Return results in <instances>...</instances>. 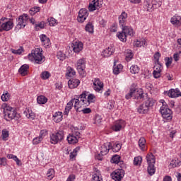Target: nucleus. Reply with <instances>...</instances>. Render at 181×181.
<instances>
[{
  "instance_id": "nucleus-3",
  "label": "nucleus",
  "mask_w": 181,
  "mask_h": 181,
  "mask_svg": "<svg viewBox=\"0 0 181 181\" xmlns=\"http://www.w3.org/2000/svg\"><path fill=\"white\" fill-rule=\"evenodd\" d=\"M127 100L130 98H134L135 100H142L144 98V90L141 88H135L132 86L129 89V92L126 95Z\"/></svg>"
},
{
  "instance_id": "nucleus-43",
  "label": "nucleus",
  "mask_w": 181,
  "mask_h": 181,
  "mask_svg": "<svg viewBox=\"0 0 181 181\" xmlns=\"http://www.w3.org/2000/svg\"><path fill=\"white\" fill-rule=\"evenodd\" d=\"M1 138L3 141H8V138H9V131L8 129H4L2 130Z\"/></svg>"
},
{
  "instance_id": "nucleus-42",
  "label": "nucleus",
  "mask_w": 181,
  "mask_h": 181,
  "mask_svg": "<svg viewBox=\"0 0 181 181\" xmlns=\"http://www.w3.org/2000/svg\"><path fill=\"white\" fill-rule=\"evenodd\" d=\"M47 177L48 180H52L54 177V169L49 168L47 172Z\"/></svg>"
},
{
  "instance_id": "nucleus-49",
  "label": "nucleus",
  "mask_w": 181,
  "mask_h": 181,
  "mask_svg": "<svg viewBox=\"0 0 181 181\" xmlns=\"http://www.w3.org/2000/svg\"><path fill=\"white\" fill-rule=\"evenodd\" d=\"M111 162H112V163H115V165H118V163H119V162H121V156H119L118 155L113 156L111 159Z\"/></svg>"
},
{
  "instance_id": "nucleus-55",
  "label": "nucleus",
  "mask_w": 181,
  "mask_h": 181,
  "mask_svg": "<svg viewBox=\"0 0 181 181\" xmlns=\"http://www.w3.org/2000/svg\"><path fill=\"white\" fill-rule=\"evenodd\" d=\"M154 58V64H159L160 62H159V59H160V53L156 52L153 55Z\"/></svg>"
},
{
  "instance_id": "nucleus-56",
  "label": "nucleus",
  "mask_w": 181,
  "mask_h": 181,
  "mask_svg": "<svg viewBox=\"0 0 181 181\" xmlns=\"http://www.w3.org/2000/svg\"><path fill=\"white\" fill-rule=\"evenodd\" d=\"M47 21L49 26H56L57 25V21L53 17L48 18Z\"/></svg>"
},
{
  "instance_id": "nucleus-29",
  "label": "nucleus",
  "mask_w": 181,
  "mask_h": 181,
  "mask_svg": "<svg viewBox=\"0 0 181 181\" xmlns=\"http://www.w3.org/2000/svg\"><path fill=\"white\" fill-rule=\"evenodd\" d=\"M28 71H29V66L28 64L22 65L18 69V72L23 76H28Z\"/></svg>"
},
{
  "instance_id": "nucleus-2",
  "label": "nucleus",
  "mask_w": 181,
  "mask_h": 181,
  "mask_svg": "<svg viewBox=\"0 0 181 181\" xmlns=\"http://www.w3.org/2000/svg\"><path fill=\"white\" fill-rule=\"evenodd\" d=\"M28 60L35 62L37 64H42L45 62V56L42 54V49L36 48L28 54Z\"/></svg>"
},
{
  "instance_id": "nucleus-24",
  "label": "nucleus",
  "mask_w": 181,
  "mask_h": 181,
  "mask_svg": "<svg viewBox=\"0 0 181 181\" xmlns=\"http://www.w3.org/2000/svg\"><path fill=\"white\" fill-rule=\"evenodd\" d=\"M69 88H77L80 86V80L77 78H71L68 81Z\"/></svg>"
},
{
  "instance_id": "nucleus-61",
  "label": "nucleus",
  "mask_w": 181,
  "mask_h": 181,
  "mask_svg": "<svg viewBox=\"0 0 181 181\" xmlns=\"http://www.w3.org/2000/svg\"><path fill=\"white\" fill-rule=\"evenodd\" d=\"M57 57L59 60H64L66 59V54H64L62 51H59L57 52Z\"/></svg>"
},
{
  "instance_id": "nucleus-17",
  "label": "nucleus",
  "mask_w": 181,
  "mask_h": 181,
  "mask_svg": "<svg viewBox=\"0 0 181 181\" xmlns=\"http://www.w3.org/2000/svg\"><path fill=\"white\" fill-rule=\"evenodd\" d=\"M165 94L170 98H177V97H181V92L179 88L170 89L168 91H166Z\"/></svg>"
},
{
  "instance_id": "nucleus-50",
  "label": "nucleus",
  "mask_w": 181,
  "mask_h": 181,
  "mask_svg": "<svg viewBox=\"0 0 181 181\" xmlns=\"http://www.w3.org/2000/svg\"><path fill=\"white\" fill-rule=\"evenodd\" d=\"M153 7L154 9L157 8H160L162 6V1L161 0H152Z\"/></svg>"
},
{
  "instance_id": "nucleus-5",
  "label": "nucleus",
  "mask_w": 181,
  "mask_h": 181,
  "mask_svg": "<svg viewBox=\"0 0 181 181\" xmlns=\"http://www.w3.org/2000/svg\"><path fill=\"white\" fill-rule=\"evenodd\" d=\"M13 29V20L8 18H1L0 19V32H9Z\"/></svg>"
},
{
  "instance_id": "nucleus-33",
  "label": "nucleus",
  "mask_w": 181,
  "mask_h": 181,
  "mask_svg": "<svg viewBox=\"0 0 181 181\" xmlns=\"http://www.w3.org/2000/svg\"><path fill=\"white\" fill-rule=\"evenodd\" d=\"M156 103V100H155L152 98H147V99L144 102L145 105L147 106L148 110L152 108V107H153V105H155Z\"/></svg>"
},
{
  "instance_id": "nucleus-47",
  "label": "nucleus",
  "mask_w": 181,
  "mask_h": 181,
  "mask_svg": "<svg viewBox=\"0 0 181 181\" xmlns=\"http://www.w3.org/2000/svg\"><path fill=\"white\" fill-rule=\"evenodd\" d=\"M141 163H142V157L139 156L134 158V165L135 166H141Z\"/></svg>"
},
{
  "instance_id": "nucleus-36",
  "label": "nucleus",
  "mask_w": 181,
  "mask_h": 181,
  "mask_svg": "<svg viewBox=\"0 0 181 181\" xmlns=\"http://www.w3.org/2000/svg\"><path fill=\"white\" fill-rule=\"evenodd\" d=\"M124 56L126 57L127 62H131L134 57V53H132V50L131 49H126L124 51Z\"/></svg>"
},
{
  "instance_id": "nucleus-9",
  "label": "nucleus",
  "mask_w": 181,
  "mask_h": 181,
  "mask_svg": "<svg viewBox=\"0 0 181 181\" xmlns=\"http://www.w3.org/2000/svg\"><path fill=\"white\" fill-rule=\"evenodd\" d=\"M78 139H80V133L76 130L72 131V133L69 134L66 138V140L70 145L77 144Z\"/></svg>"
},
{
  "instance_id": "nucleus-39",
  "label": "nucleus",
  "mask_w": 181,
  "mask_h": 181,
  "mask_svg": "<svg viewBox=\"0 0 181 181\" xmlns=\"http://www.w3.org/2000/svg\"><path fill=\"white\" fill-rule=\"evenodd\" d=\"M148 173L150 174L151 176L155 175L156 172V168L155 167V164H148L147 168Z\"/></svg>"
},
{
  "instance_id": "nucleus-26",
  "label": "nucleus",
  "mask_w": 181,
  "mask_h": 181,
  "mask_svg": "<svg viewBox=\"0 0 181 181\" xmlns=\"http://www.w3.org/2000/svg\"><path fill=\"white\" fill-rule=\"evenodd\" d=\"M52 119L57 122H62L63 120V112H56L52 115Z\"/></svg>"
},
{
  "instance_id": "nucleus-15",
  "label": "nucleus",
  "mask_w": 181,
  "mask_h": 181,
  "mask_svg": "<svg viewBox=\"0 0 181 181\" xmlns=\"http://www.w3.org/2000/svg\"><path fill=\"white\" fill-rule=\"evenodd\" d=\"M87 18H88V11L86 8H81L78 12V16L77 17L78 22L83 23Z\"/></svg>"
},
{
  "instance_id": "nucleus-23",
  "label": "nucleus",
  "mask_w": 181,
  "mask_h": 181,
  "mask_svg": "<svg viewBox=\"0 0 181 181\" xmlns=\"http://www.w3.org/2000/svg\"><path fill=\"white\" fill-rule=\"evenodd\" d=\"M170 23L175 26H181V16L175 14L170 18Z\"/></svg>"
},
{
  "instance_id": "nucleus-6",
  "label": "nucleus",
  "mask_w": 181,
  "mask_h": 181,
  "mask_svg": "<svg viewBox=\"0 0 181 181\" xmlns=\"http://www.w3.org/2000/svg\"><path fill=\"white\" fill-rule=\"evenodd\" d=\"M71 100L76 111H78V110L82 108V107H86V102H84V95H83V93L81 94L78 98H72Z\"/></svg>"
},
{
  "instance_id": "nucleus-4",
  "label": "nucleus",
  "mask_w": 181,
  "mask_h": 181,
  "mask_svg": "<svg viewBox=\"0 0 181 181\" xmlns=\"http://www.w3.org/2000/svg\"><path fill=\"white\" fill-rule=\"evenodd\" d=\"M160 103L162 104V106L160 108V112L163 118L168 121H170L172 119V110L169 109L168 104L164 100H160Z\"/></svg>"
},
{
  "instance_id": "nucleus-35",
  "label": "nucleus",
  "mask_w": 181,
  "mask_h": 181,
  "mask_svg": "<svg viewBox=\"0 0 181 181\" xmlns=\"http://www.w3.org/2000/svg\"><path fill=\"white\" fill-rule=\"evenodd\" d=\"M6 158L8 159H13L16 163L18 166H21L22 165V162H21V160L18 158V156L13 155V154H8L6 156Z\"/></svg>"
},
{
  "instance_id": "nucleus-34",
  "label": "nucleus",
  "mask_w": 181,
  "mask_h": 181,
  "mask_svg": "<svg viewBox=\"0 0 181 181\" xmlns=\"http://www.w3.org/2000/svg\"><path fill=\"white\" fill-rule=\"evenodd\" d=\"M139 146L141 151H146V140L144 137L139 139Z\"/></svg>"
},
{
  "instance_id": "nucleus-20",
  "label": "nucleus",
  "mask_w": 181,
  "mask_h": 181,
  "mask_svg": "<svg viewBox=\"0 0 181 181\" xmlns=\"http://www.w3.org/2000/svg\"><path fill=\"white\" fill-rule=\"evenodd\" d=\"M112 148V144L110 142L105 143L101 147H100V153L102 156H105L110 152V149Z\"/></svg>"
},
{
  "instance_id": "nucleus-22",
  "label": "nucleus",
  "mask_w": 181,
  "mask_h": 181,
  "mask_svg": "<svg viewBox=\"0 0 181 181\" xmlns=\"http://www.w3.org/2000/svg\"><path fill=\"white\" fill-rule=\"evenodd\" d=\"M144 8L145 11H147L148 12H152V11L155 9L152 3V0H146L144 3Z\"/></svg>"
},
{
  "instance_id": "nucleus-52",
  "label": "nucleus",
  "mask_w": 181,
  "mask_h": 181,
  "mask_svg": "<svg viewBox=\"0 0 181 181\" xmlns=\"http://www.w3.org/2000/svg\"><path fill=\"white\" fill-rule=\"evenodd\" d=\"M86 32H89V33H93L94 32V25H93V23H88L86 26Z\"/></svg>"
},
{
  "instance_id": "nucleus-62",
  "label": "nucleus",
  "mask_w": 181,
  "mask_h": 181,
  "mask_svg": "<svg viewBox=\"0 0 181 181\" xmlns=\"http://www.w3.org/2000/svg\"><path fill=\"white\" fill-rule=\"evenodd\" d=\"M121 146H122V144H119V142H116L113 146V149L115 152H119V151L121 150Z\"/></svg>"
},
{
  "instance_id": "nucleus-7",
  "label": "nucleus",
  "mask_w": 181,
  "mask_h": 181,
  "mask_svg": "<svg viewBox=\"0 0 181 181\" xmlns=\"http://www.w3.org/2000/svg\"><path fill=\"white\" fill-rule=\"evenodd\" d=\"M87 62L86 59L81 58L76 62V70H78L80 76L86 77V64Z\"/></svg>"
},
{
  "instance_id": "nucleus-58",
  "label": "nucleus",
  "mask_w": 181,
  "mask_h": 181,
  "mask_svg": "<svg viewBox=\"0 0 181 181\" xmlns=\"http://www.w3.org/2000/svg\"><path fill=\"white\" fill-rule=\"evenodd\" d=\"M42 141H43V139L38 136L33 139V145H39Z\"/></svg>"
},
{
  "instance_id": "nucleus-37",
  "label": "nucleus",
  "mask_w": 181,
  "mask_h": 181,
  "mask_svg": "<svg viewBox=\"0 0 181 181\" xmlns=\"http://www.w3.org/2000/svg\"><path fill=\"white\" fill-rule=\"evenodd\" d=\"M73 105H74L73 100H71L66 104V106L65 110H64V115H69V112H70L71 108H73Z\"/></svg>"
},
{
  "instance_id": "nucleus-45",
  "label": "nucleus",
  "mask_w": 181,
  "mask_h": 181,
  "mask_svg": "<svg viewBox=\"0 0 181 181\" xmlns=\"http://www.w3.org/2000/svg\"><path fill=\"white\" fill-rule=\"evenodd\" d=\"M180 165L181 162L178 159H173L170 163V168H177V166H180Z\"/></svg>"
},
{
  "instance_id": "nucleus-27",
  "label": "nucleus",
  "mask_w": 181,
  "mask_h": 181,
  "mask_svg": "<svg viewBox=\"0 0 181 181\" xmlns=\"http://www.w3.org/2000/svg\"><path fill=\"white\" fill-rule=\"evenodd\" d=\"M134 46H136V47H146V46H148V42H146V40H145V38H141L140 40H137L134 42Z\"/></svg>"
},
{
  "instance_id": "nucleus-21",
  "label": "nucleus",
  "mask_w": 181,
  "mask_h": 181,
  "mask_svg": "<svg viewBox=\"0 0 181 181\" xmlns=\"http://www.w3.org/2000/svg\"><path fill=\"white\" fill-rule=\"evenodd\" d=\"M40 39L41 40L42 45L44 46V47H49L50 46V39L46 36V35H40Z\"/></svg>"
},
{
  "instance_id": "nucleus-48",
  "label": "nucleus",
  "mask_w": 181,
  "mask_h": 181,
  "mask_svg": "<svg viewBox=\"0 0 181 181\" xmlns=\"http://www.w3.org/2000/svg\"><path fill=\"white\" fill-rule=\"evenodd\" d=\"M122 64H118L117 66H115L113 68V73L114 74H119V73H121V71H122Z\"/></svg>"
},
{
  "instance_id": "nucleus-28",
  "label": "nucleus",
  "mask_w": 181,
  "mask_h": 181,
  "mask_svg": "<svg viewBox=\"0 0 181 181\" xmlns=\"http://www.w3.org/2000/svg\"><path fill=\"white\" fill-rule=\"evenodd\" d=\"M146 159L148 165H155L156 163V158H155V156L152 154V153L147 154Z\"/></svg>"
},
{
  "instance_id": "nucleus-13",
  "label": "nucleus",
  "mask_w": 181,
  "mask_h": 181,
  "mask_svg": "<svg viewBox=\"0 0 181 181\" xmlns=\"http://www.w3.org/2000/svg\"><path fill=\"white\" fill-rule=\"evenodd\" d=\"M101 5H103V1L100 0H91L88 6V10L90 12H94V11L100 9Z\"/></svg>"
},
{
  "instance_id": "nucleus-41",
  "label": "nucleus",
  "mask_w": 181,
  "mask_h": 181,
  "mask_svg": "<svg viewBox=\"0 0 181 181\" xmlns=\"http://www.w3.org/2000/svg\"><path fill=\"white\" fill-rule=\"evenodd\" d=\"M66 75L68 77H73L74 76H76V71L74 70V69L71 68V66H68L66 69Z\"/></svg>"
},
{
  "instance_id": "nucleus-1",
  "label": "nucleus",
  "mask_w": 181,
  "mask_h": 181,
  "mask_svg": "<svg viewBox=\"0 0 181 181\" xmlns=\"http://www.w3.org/2000/svg\"><path fill=\"white\" fill-rule=\"evenodd\" d=\"M1 110H3L4 118L6 121H11L17 117L18 112H16L15 108L12 107V106L7 103H3L1 105Z\"/></svg>"
},
{
  "instance_id": "nucleus-38",
  "label": "nucleus",
  "mask_w": 181,
  "mask_h": 181,
  "mask_svg": "<svg viewBox=\"0 0 181 181\" xmlns=\"http://www.w3.org/2000/svg\"><path fill=\"white\" fill-rule=\"evenodd\" d=\"M91 181H103V176L101 175V173H100L99 170H96V173L93 174Z\"/></svg>"
},
{
  "instance_id": "nucleus-30",
  "label": "nucleus",
  "mask_w": 181,
  "mask_h": 181,
  "mask_svg": "<svg viewBox=\"0 0 181 181\" xmlns=\"http://www.w3.org/2000/svg\"><path fill=\"white\" fill-rule=\"evenodd\" d=\"M24 115L28 119H35L36 118V114L32 111V110H26L24 111Z\"/></svg>"
},
{
  "instance_id": "nucleus-8",
  "label": "nucleus",
  "mask_w": 181,
  "mask_h": 181,
  "mask_svg": "<svg viewBox=\"0 0 181 181\" xmlns=\"http://www.w3.org/2000/svg\"><path fill=\"white\" fill-rule=\"evenodd\" d=\"M64 138V134L63 133V132L52 133L50 134V142L51 144L56 145V144H59V142L63 141Z\"/></svg>"
},
{
  "instance_id": "nucleus-53",
  "label": "nucleus",
  "mask_w": 181,
  "mask_h": 181,
  "mask_svg": "<svg viewBox=\"0 0 181 181\" xmlns=\"http://www.w3.org/2000/svg\"><path fill=\"white\" fill-rule=\"evenodd\" d=\"M11 52L13 53V54H22L25 50L23 49V47H20L17 49H12Z\"/></svg>"
},
{
  "instance_id": "nucleus-63",
  "label": "nucleus",
  "mask_w": 181,
  "mask_h": 181,
  "mask_svg": "<svg viewBox=\"0 0 181 181\" xmlns=\"http://www.w3.org/2000/svg\"><path fill=\"white\" fill-rule=\"evenodd\" d=\"M154 71H162L163 70V66L161 64H154Z\"/></svg>"
},
{
  "instance_id": "nucleus-10",
  "label": "nucleus",
  "mask_w": 181,
  "mask_h": 181,
  "mask_svg": "<svg viewBox=\"0 0 181 181\" xmlns=\"http://www.w3.org/2000/svg\"><path fill=\"white\" fill-rule=\"evenodd\" d=\"M88 92L84 91L82 93V95H83V102H85V107H88L91 103H95L96 98L94 94L93 93H89Z\"/></svg>"
},
{
  "instance_id": "nucleus-40",
  "label": "nucleus",
  "mask_w": 181,
  "mask_h": 181,
  "mask_svg": "<svg viewBox=\"0 0 181 181\" xmlns=\"http://www.w3.org/2000/svg\"><path fill=\"white\" fill-rule=\"evenodd\" d=\"M117 37H118L121 42H125L127 40V35L123 30L122 32L117 33Z\"/></svg>"
},
{
  "instance_id": "nucleus-60",
  "label": "nucleus",
  "mask_w": 181,
  "mask_h": 181,
  "mask_svg": "<svg viewBox=\"0 0 181 181\" xmlns=\"http://www.w3.org/2000/svg\"><path fill=\"white\" fill-rule=\"evenodd\" d=\"M45 28V23L40 22L38 23H36L35 25V30H39V29H44Z\"/></svg>"
},
{
  "instance_id": "nucleus-46",
  "label": "nucleus",
  "mask_w": 181,
  "mask_h": 181,
  "mask_svg": "<svg viewBox=\"0 0 181 181\" xmlns=\"http://www.w3.org/2000/svg\"><path fill=\"white\" fill-rule=\"evenodd\" d=\"M139 66H138V65H132L130 67V73H132V74H138V73H139Z\"/></svg>"
},
{
  "instance_id": "nucleus-14",
  "label": "nucleus",
  "mask_w": 181,
  "mask_h": 181,
  "mask_svg": "<svg viewBox=\"0 0 181 181\" xmlns=\"http://www.w3.org/2000/svg\"><path fill=\"white\" fill-rule=\"evenodd\" d=\"M93 89L96 93H103L104 90V83L98 78H95L93 81Z\"/></svg>"
},
{
  "instance_id": "nucleus-11",
  "label": "nucleus",
  "mask_w": 181,
  "mask_h": 181,
  "mask_svg": "<svg viewBox=\"0 0 181 181\" xmlns=\"http://www.w3.org/2000/svg\"><path fill=\"white\" fill-rule=\"evenodd\" d=\"M110 176L114 181H121L125 176V172L122 169H117L111 173Z\"/></svg>"
},
{
  "instance_id": "nucleus-25",
  "label": "nucleus",
  "mask_w": 181,
  "mask_h": 181,
  "mask_svg": "<svg viewBox=\"0 0 181 181\" xmlns=\"http://www.w3.org/2000/svg\"><path fill=\"white\" fill-rule=\"evenodd\" d=\"M83 44L81 42H75L73 43V51L74 53H80L83 50Z\"/></svg>"
},
{
  "instance_id": "nucleus-51",
  "label": "nucleus",
  "mask_w": 181,
  "mask_h": 181,
  "mask_svg": "<svg viewBox=\"0 0 181 181\" xmlns=\"http://www.w3.org/2000/svg\"><path fill=\"white\" fill-rule=\"evenodd\" d=\"M80 151V147L75 148L72 152L70 153V159H74L75 156H77V152Z\"/></svg>"
},
{
  "instance_id": "nucleus-59",
  "label": "nucleus",
  "mask_w": 181,
  "mask_h": 181,
  "mask_svg": "<svg viewBox=\"0 0 181 181\" xmlns=\"http://www.w3.org/2000/svg\"><path fill=\"white\" fill-rule=\"evenodd\" d=\"M30 14L33 16L35 15V13H37V12H40V7H34V8H32L30 10Z\"/></svg>"
},
{
  "instance_id": "nucleus-12",
  "label": "nucleus",
  "mask_w": 181,
  "mask_h": 181,
  "mask_svg": "<svg viewBox=\"0 0 181 181\" xmlns=\"http://www.w3.org/2000/svg\"><path fill=\"white\" fill-rule=\"evenodd\" d=\"M29 20V16L28 14H23L19 16L18 20L17 28L23 29L26 25H28V21Z\"/></svg>"
},
{
  "instance_id": "nucleus-18",
  "label": "nucleus",
  "mask_w": 181,
  "mask_h": 181,
  "mask_svg": "<svg viewBox=\"0 0 181 181\" xmlns=\"http://www.w3.org/2000/svg\"><path fill=\"white\" fill-rule=\"evenodd\" d=\"M114 52H115V48L112 45H110L102 52V56L103 57H110L114 54Z\"/></svg>"
},
{
  "instance_id": "nucleus-44",
  "label": "nucleus",
  "mask_w": 181,
  "mask_h": 181,
  "mask_svg": "<svg viewBox=\"0 0 181 181\" xmlns=\"http://www.w3.org/2000/svg\"><path fill=\"white\" fill-rule=\"evenodd\" d=\"M37 103L38 104H46L47 103V98L45 95H40L37 98Z\"/></svg>"
},
{
  "instance_id": "nucleus-19",
  "label": "nucleus",
  "mask_w": 181,
  "mask_h": 181,
  "mask_svg": "<svg viewBox=\"0 0 181 181\" xmlns=\"http://www.w3.org/2000/svg\"><path fill=\"white\" fill-rule=\"evenodd\" d=\"M128 18V14L125 11H122L119 16V25L122 28H124L127 25V19Z\"/></svg>"
},
{
  "instance_id": "nucleus-32",
  "label": "nucleus",
  "mask_w": 181,
  "mask_h": 181,
  "mask_svg": "<svg viewBox=\"0 0 181 181\" xmlns=\"http://www.w3.org/2000/svg\"><path fill=\"white\" fill-rule=\"evenodd\" d=\"M138 112L139 114H146L148 111H149V108L148 106L144 103L141 104L137 109Z\"/></svg>"
},
{
  "instance_id": "nucleus-54",
  "label": "nucleus",
  "mask_w": 181,
  "mask_h": 181,
  "mask_svg": "<svg viewBox=\"0 0 181 181\" xmlns=\"http://www.w3.org/2000/svg\"><path fill=\"white\" fill-rule=\"evenodd\" d=\"M40 77L42 78V80H47L50 77V74L49 71H45L42 72Z\"/></svg>"
},
{
  "instance_id": "nucleus-57",
  "label": "nucleus",
  "mask_w": 181,
  "mask_h": 181,
  "mask_svg": "<svg viewBox=\"0 0 181 181\" xmlns=\"http://www.w3.org/2000/svg\"><path fill=\"white\" fill-rule=\"evenodd\" d=\"M10 97L11 95L9 94V93L6 92V93L2 94L1 99L2 100V101L6 102L9 101Z\"/></svg>"
},
{
  "instance_id": "nucleus-16",
  "label": "nucleus",
  "mask_w": 181,
  "mask_h": 181,
  "mask_svg": "<svg viewBox=\"0 0 181 181\" xmlns=\"http://www.w3.org/2000/svg\"><path fill=\"white\" fill-rule=\"evenodd\" d=\"M124 127H125V121L122 119H119L115 122L114 124L112 126V129L115 132H118Z\"/></svg>"
},
{
  "instance_id": "nucleus-31",
  "label": "nucleus",
  "mask_w": 181,
  "mask_h": 181,
  "mask_svg": "<svg viewBox=\"0 0 181 181\" xmlns=\"http://www.w3.org/2000/svg\"><path fill=\"white\" fill-rule=\"evenodd\" d=\"M123 32L126 34V36H134V29L129 26L124 25L122 27Z\"/></svg>"
},
{
  "instance_id": "nucleus-64",
  "label": "nucleus",
  "mask_w": 181,
  "mask_h": 181,
  "mask_svg": "<svg viewBox=\"0 0 181 181\" xmlns=\"http://www.w3.org/2000/svg\"><path fill=\"white\" fill-rule=\"evenodd\" d=\"M48 134V132L47 129H42L40 132L39 137L42 138V139H45V136H46Z\"/></svg>"
}]
</instances>
